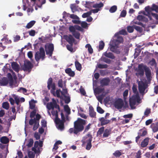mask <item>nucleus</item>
<instances>
[{
    "label": "nucleus",
    "mask_w": 158,
    "mask_h": 158,
    "mask_svg": "<svg viewBox=\"0 0 158 158\" xmlns=\"http://www.w3.org/2000/svg\"><path fill=\"white\" fill-rule=\"evenodd\" d=\"M89 113L90 117L96 118V112L94 111L93 107L91 106H90L89 107Z\"/></svg>",
    "instance_id": "obj_19"
},
{
    "label": "nucleus",
    "mask_w": 158,
    "mask_h": 158,
    "mask_svg": "<svg viewBox=\"0 0 158 158\" xmlns=\"http://www.w3.org/2000/svg\"><path fill=\"white\" fill-rule=\"evenodd\" d=\"M35 154V152H32L30 151L28 152V156L29 158H34Z\"/></svg>",
    "instance_id": "obj_48"
},
{
    "label": "nucleus",
    "mask_w": 158,
    "mask_h": 158,
    "mask_svg": "<svg viewBox=\"0 0 158 158\" xmlns=\"http://www.w3.org/2000/svg\"><path fill=\"white\" fill-rule=\"evenodd\" d=\"M118 45L114 43H113L111 41L110 42V50L114 53L117 54H119L120 53V51L117 49V48H118Z\"/></svg>",
    "instance_id": "obj_10"
},
{
    "label": "nucleus",
    "mask_w": 158,
    "mask_h": 158,
    "mask_svg": "<svg viewBox=\"0 0 158 158\" xmlns=\"http://www.w3.org/2000/svg\"><path fill=\"white\" fill-rule=\"evenodd\" d=\"M34 141L32 138H30L28 141V143L26 145L28 148L31 147L33 145Z\"/></svg>",
    "instance_id": "obj_32"
},
{
    "label": "nucleus",
    "mask_w": 158,
    "mask_h": 158,
    "mask_svg": "<svg viewBox=\"0 0 158 158\" xmlns=\"http://www.w3.org/2000/svg\"><path fill=\"white\" fill-rule=\"evenodd\" d=\"M39 146V142L36 141L35 142L34 146L32 147L31 150L33 151H36V148H37Z\"/></svg>",
    "instance_id": "obj_41"
},
{
    "label": "nucleus",
    "mask_w": 158,
    "mask_h": 158,
    "mask_svg": "<svg viewBox=\"0 0 158 158\" xmlns=\"http://www.w3.org/2000/svg\"><path fill=\"white\" fill-rule=\"evenodd\" d=\"M73 45V44H70L66 45L67 49L71 52H73V49L72 47Z\"/></svg>",
    "instance_id": "obj_51"
},
{
    "label": "nucleus",
    "mask_w": 158,
    "mask_h": 158,
    "mask_svg": "<svg viewBox=\"0 0 158 158\" xmlns=\"http://www.w3.org/2000/svg\"><path fill=\"white\" fill-rule=\"evenodd\" d=\"M11 66L13 69L17 72L19 71V64L15 62H13L11 64Z\"/></svg>",
    "instance_id": "obj_21"
},
{
    "label": "nucleus",
    "mask_w": 158,
    "mask_h": 158,
    "mask_svg": "<svg viewBox=\"0 0 158 158\" xmlns=\"http://www.w3.org/2000/svg\"><path fill=\"white\" fill-rule=\"evenodd\" d=\"M64 37L66 41L69 44H73L75 41V39L71 35H64Z\"/></svg>",
    "instance_id": "obj_14"
},
{
    "label": "nucleus",
    "mask_w": 158,
    "mask_h": 158,
    "mask_svg": "<svg viewBox=\"0 0 158 158\" xmlns=\"http://www.w3.org/2000/svg\"><path fill=\"white\" fill-rule=\"evenodd\" d=\"M124 103L123 100L121 98H118L114 102V106L118 109H121L123 107Z\"/></svg>",
    "instance_id": "obj_9"
},
{
    "label": "nucleus",
    "mask_w": 158,
    "mask_h": 158,
    "mask_svg": "<svg viewBox=\"0 0 158 158\" xmlns=\"http://www.w3.org/2000/svg\"><path fill=\"white\" fill-rule=\"evenodd\" d=\"M87 121L80 118H78L74 123V128H70L69 131L70 134L73 133L77 135L79 133L82 131L84 129V126L86 124Z\"/></svg>",
    "instance_id": "obj_1"
},
{
    "label": "nucleus",
    "mask_w": 158,
    "mask_h": 158,
    "mask_svg": "<svg viewBox=\"0 0 158 158\" xmlns=\"http://www.w3.org/2000/svg\"><path fill=\"white\" fill-rule=\"evenodd\" d=\"M115 35L117 37V39L112 40V41L113 42V43H116V44L118 45L119 44L123 42V39L122 36H120L119 34H115Z\"/></svg>",
    "instance_id": "obj_12"
},
{
    "label": "nucleus",
    "mask_w": 158,
    "mask_h": 158,
    "mask_svg": "<svg viewBox=\"0 0 158 158\" xmlns=\"http://www.w3.org/2000/svg\"><path fill=\"white\" fill-rule=\"evenodd\" d=\"M73 27L74 28V30L76 31V30L82 31L83 30V29L80 26L78 25H75L73 26Z\"/></svg>",
    "instance_id": "obj_54"
},
{
    "label": "nucleus",
    "mask_w": 158,
    "mask_h": 158,
    "mask_svg": "<svg viewBox=\"0 0 158 158\" xmlns=\"http://www.w3.org/2000/svg\"><path fill=\"white\" fill-rule=\"evenodd\" d=\"M103 60L105 63L110 64L111 62V60L109 59L106 58V57H103L102 58Z\"/></svg>",
    "instance_id": "obj_61"
},
{
    "label": "nucleus",
    "mask_w": 158,
    "mask_h": 158,
    "mask_svg": "<svg viewBox=\"0 0 158 158\" xmlns=\"http://www.w3.org/2000/svg\"><path fill=\"white\" fill-rule=\"evenodd\" d=\"M65 72L69 76L71 77H73L75 75V73L74 71H72L70 68H68L65 69Z\"/></svg>",
    "instance_id": "obj_24"
},
{
    "label": "nucleus",
    "mask_w": 158,
    "mask_h": 158,
    "mask_svg": "<svg viewBox=\"0 0 158 158\" xmlns=\"http://www.w3.org/2000/svg\"><path fill=\"white\" fill-rule=\"evenodd\" d=\"M0 142L3 144H6L9 142V138L6 136H3L0 139Z\"/></svg>",
    "instance_id": "obj_26"
},
{
    "label": "nucleus",
    "mask_w": 158,
    "mask_h": 158,
    "mask_svg": "<svg viewBox=\"0 0 158 158\" xmlns=\"http://www.w3.org/2000/svg\"><path fill=\"white\" fill-rule=\"evenodd\" d=\"M47 108L48 110L52 109L53 110L54 108L57 109L59 111H60V108L59 105H58L56 101L54 99H52V101L48 103L47 104Z\"/></svg>",
    "instance_id": "obj_6"
},
{
    "label": "nucleus",
    "mask_w": 158,
    "mask_h": 158,
    "mask_svg": "<svg viewBox=\"0 0 158 158\" xmlns=\"http://www.w3.org/2000/svg\"><path fill=\"white\" fill-rule=\"evenodd\" d=\"M133 116L132 114H129L123 115V117L125 118H129L131 119L132 117Z\"/></svg>",
    "instance_id": "obj_52"
},
{
    "label": "nucleus",
    "mask_w": 158,
    "mask_h": 158,
    "mask_svg": "<svg viewBox=\"0 0 158 158\" xmlns=\"http://www.w3.org/2000/svg\"><path fill=\"white\" fill-rule=\"evenodd\" d=\"M92 12L91 11L88 12L86 13H84L82 15V17L83 18H85L86 17H89L90 15H91Z\"/></svg>",
    "instance_id": "obj_44"
},
{
    "label": "nucleus",
    "mask_w": 158,
    "mask_h": 158,
    "mask_svg": "<svg viewBox=\"0 0 158 158\" xmlns=\"http://www.w3.org/2000/svg\"><path fill=\"white\" fill-rule=\"evenodd\" d=\"M110 79L109 78H104L102 79L100 81L101 85L102 86H107L110 82Z\"/></svg>",
    "instance_id": "obj_17"
},
{
    "label": "nucleus",
    "mask_w": 158,
    "mask_h": 158,
    "mask_svg": "<svg viewBox=\"0 0 158 158\" xmlns=\"http://www.w3.org/2000/svg\"><path fill=\"white\" fill-rule=\"evenodd\" d=\"M120 34L123 35H126L127 34V33L125 29H122L119 32Z\"/></svg>",
    "instance_id": "obj_62"
},
{
    "label": "nucleus",
    "mask_w": 158,
    "mask_h": 158,
    "mask_svg": "<svg viewBox=\"0 0 158 158\" xmlns=\"http://www.w3.org/2000/svg\"><path fill=\"white\" fill-rule=\"evenodd\" d=\"M35 21L33 20L30 21L28 23L26 26V27L27 29H29L31 28L35 24Z\"/></svg>",
    "instance_id": "obj_34"
},
{
    "label": "nucleus",
    "mask_w": 158,
    "mask_h": 158,
    "mask_svg": "<svg viewBox=\"0 0 158 158\" xmlns=\"http://www.w3.org/2000/svg\"><path fill=\"white\" fill-rule=\"evenodd\" d=\"M150 9L151 10L155 11L156 13H158V6L156 5L155 4H153Z\"/></svg>",
    "instance_id": "obj_33"
},
{
    "label": "nucleus",
    "mask_w": 158,
    "mask_h": 158,
    "mask_svg": "<svg viewBox=\"0 0 158 158\" xmlns=\"http://www.w3.org/2000/svg\"><path fill=\"white\" fill-rule=\"evenodd\" d=\"M148 133L147 131L146 130L140 129L138 133V135L141 137L144 136L146 135Z\"/></svg>",
    "instance_id": "obj_29"
},
{
    "label": "nucleus",
    "mask_w": 158,
    "mask_h": 158,
    "mask_svg": "<svg viewBox=\"0 0 158 158\" xmlns=\"http://www.w3.org/2000/svg\"><path fill=\"white\" fill-rule=\"evenodd\" d=\"M8 83V80L7 78L3 77L2 79H0V85L1 86H6Z\"/></svg>",
    "instance_id": "obj_25"
},
{
    "label": "nucleus",
    "mask_w": 158,
    "mask_h": 158,
    "mask_svg": "<svg viewBox=\"0 0 158 158\" xmlns=\"http://www.w3.org/2000/svg\"><path fill=\"white\" fill-rule=\"evenodd\" d=\"M145 73V75L147 78L148 79L151 76V73L150 70L148 68H145L144 69Z\"/></svg>",
    "instance_id": "obj_28"
},
{
    "label": "nucleus",
    "mask_w": 158,
    "mask_h": 158,
    "mask_svg": "<svg viewBox=\"0 0 158 158\" xmlns=\"http://www.w3.org/2000/svg\"><path fill=\"white\" fill-rule=\"evenodd\" d=\"M29 33L30 35L31 36H34L35 34V31L34 30H31L29 31Z\"/></svg>",
    "instance_id": "obj_59"
},
{
    "label": "nucleus",
    "mask_w": 158,
    "mask_h": 158,
    "mask_svg": "<svg viewBox=\"0 0 158 158\" xmlns=\"http://www.w3.org/2000/svg\"><path fill=\"white\" fill-rule=\"evenodd\" d=\"M117 10V6L114 5L110 7L109 10V11L111 13H113L116 11Z\"/></svg>",
    "instance_id": "obj_39"
},
{
    "label": "nucleus",
    "mask_w": 158,
    "mask_h": 158,
    "mask_svg": "<svg viewBox=\"0 0 158 158\" xmlns=\"http://www.w3.org/2000/svg\"><path fill=\"white\" fill-rule=\"evenodd\" d=\"M134 26H128L127 27V31L129 33L132 32L134 30Z\"/></svg>",
    "instance_id": "obj_46"
},
{
    "label": "nucleus",
    "mask_w": 158,
    "mask_h": 158,
    "mask_svg": "<svg viewBox=\"0 0 158 158\" xmlns=\"http://www.w3.org/2000/svg\"><path fill=\"white\" fill-rule=\"evenodd\" d=\"M47 88L48 90H50L51 93L54 96H56L55 90L56 89V84L53 82V79L52 77H50L47 81Z\"/></svg>",
    "instance_id": "obj_4"
},
{
    "label": "nucleus",
    "mask_w": 158,
    "mask_h": 158,
    "mask_svg": "<svg viewBox=\"0 0 158 158\" xmlns=\"http://www.w3.org/2000/svg\"><path fill=\"white\" fill-rule=\"evenodd\" d=\"M45 51L47 55L51 57L54 50V46L52 43H47L44 45Z\"/></svg>",
    "instance_id": "obj_5"
},
{
    "label": "nucleus",
    "mask_w": 158,
    "mask_h": 158,
    "mask_svg": "<svg viewBox=\"0 0 158 158\" xmlns=\"http://www.w3.org/2000/svg\"><path fill=\"white\" fill-rule=\"evenodd\" d=\"M151 126L153 132H156L158 131V122L156 123V124H152Z\"/></svg>",
    "instance_id": "obj_27"
},
{
    "label": "nucleus",
    "mask_w": 158,
    "mask_h": 158,
    "mask_svg": "<svg viewBox=\"0 0 158 158\" xmlns=\"http://www.w3.org/2000/svg\"><path fill=\"white\" fill-rule=\"evenodd\" d=\"M101 126H104L109 123L110 122V120L106 119L104 117H101L99 119Z\"/></svg>",
    "instance_id": "obj_20"
},
{
    "label": "nucleus",
    "mask_w": 158,
    "mask_h": 158,
    "mask_svg": "<svg viewBox=\"0 0 158 158\" xmlns=\"http://www.w3.org/2000/svg\"><path fill=\"white\" fill-rule=\"evenodd\" d=\"M134 29H135L137 31L141 33L143 31V28L142 27L134 25Z\"/></svg>",
    "instance_id": "obj_43"
},
{
    "label": "nucleus",
    "mask_w": 158,
    "mask_h": 158,
    "mask_svg": "<svg viewBox=\"0 0 158 158\" xmlns=\"http://www.w3.org/2000/svg\"><path fill=\"white\" fill-rule=\"evenodd\" d=\"M58 85L59 87L62 88L63 87V81L62 79H59L58 82Z\"/></svg>",
    "instance_id": "obj_55"
},
{
    "label": "nucleus",
    "mask_w": 158,
    "mask_h": 158,
    "mask_svg": "<svg viewBox=\"0 0 158 158\" xmlns=\"http://www.w3.org/2000/svg\"><path fill=\"white\" fill-rule=\"evenodd\" d=\"M34 137L36 140L39 139L40 137V135L37 132L34 133Z\"/></svg>",
    "instance_id": "obj_57"
},
{
    "label": "nucleus",
    "mask_w": 158,
    "mask_h": 158,
    "mask_svg": "<svg viewBox=\"0 0 158 158\" xmlns=\"http://www.w3.org/2000/svg\"><path fill=\"white\" fill-rule=\"evenodd\" d=\"M64 109L65 111L68 114L70 113V109L68 105H65L64 106Z\"/></svg>",
    "instance_id": "obj_42"
},
{
    "label": "nucleus",
    "mask_w": 158,
    "mask_h": 158,
    "mask_svg": "<svg viewBox=\"0 0 158 158\" xmlns=\"http://www.w3.org/2000/svg\"><path fill=\"white\" fill-rule=\"evenodd\" d=\"M8 78L9 79V84L10 86L12 87L13 85L16 87L17 86V82L16 80L14 81L12 76L10 73H8Z\"/></svg>",
    "instance_id": "obj_15"
},
{
    "label": "nucleus",
    "mask_w": 158,
    "mask_h": 158,
    "mask_svg": "<svg viewBox=\"0 0 158 158\" xmlns=\"http://www.w3.org/2000/svg\"><path fill=\"white\" fill-rule=\"evenodd\" d=\"M135 158H141V151L140 150H139L136 153Z\"/></svg>",
    "instance_id": "obj_49"
},
{
    "label": "nucleus",
    "mask_w": 158,
    "mask_h": 158,
    "mask_svg": "<svg viewBox=\"0 0 158 158\" xmlns=\"http://www.w3.org/2000/svg\"><path fill=\"white\" fill-rule=\"evenodd\" d=\"M86 48H88V51L90 54H92L93 52V49L91 45L89 44H87L85 46Z\"/></svg>",
    "instance_id": "obj_37"
},
{
    "label": "nucleus",
    "mask_w": 158,
    "mask_h": 158,
    "mask_svg": "<svg viewBox=\"0 0 158 158\" xmlns=\"http://www.w3.org/2000/svg\"><path fill=\"white\" fill-rule=\"evenodd\" d=\"M92 137L86 138L85 141L83 143H87V144L86 147V149L88 150H89L92 147L91 141H92Z\"/></svg>",
    "instance_id": "obj_13"
},
{
    "label": "nucleus",
    "mask_w": 158,
    "mask_h": 158,
    "mask_svg": "<svg viewBox=\"0 0 158 158\" xmlns=\"http://www.w3.org/2000/svg\"><path fill=\"white\" fill-rule=\"evenodd\" d=\"M151 110L150 108H147L144 111V114L147 117L151 112Z\"/></svg>",
    "instance_id": "obj_47"
},
{
    "label": "nucleus",
    "mask_w": 158,
    "mask_h": 158,
    "mask_svg": "<svg viewBox=\"0 0 158 158\" xmlns=\"http://www.w3.org/2000/svg\"><path fill=\"white\" fill-rule=\"evenodd\" d=\"M127 14V11L125 10H123L121 12L120 16L121 17H125Z\"/></svg>",
    "instance_id": "obj_64"
},
{
    "label": "nucleus",
    "mask_w": 158,
    "mask_h": 158,
    "mask_svg": "<svg viewBox=\"0 0 158 158\" xmlns=\"http://www.w3.org/2000/svg\"><path fill=\"white\" fill-rule=\"evenodd\" d=\"M103 6H104V5H103V3H102V2H100V3H96L94 4L93 5V7H94V8H96L97 9V8H98L99 9L100 8L103 7Z\"/></svg>",
    "instance_id": "obj_35"
},
{
    "label": "nucleus",
    "mask_w": 158,
    "mask_h": 158,
    "mask_svg": "<svg viewBox=\"0 0 158 158\" xmlns=\"http://www.w3.org/2000/svg\"><path fill=\"white\" fill-rule=\"evenodd\" d=\"M45 52L44 48L41 47L39 49V51L37 52L35 55V58L37 62H39L40 59L43 60L45 58Z\"/></svg>",
    "instance_id": "obj_3"
},
{
    "label": "nucleus",
    "mask_w": 158,
    "mask_h": 158,
    "mask_svg": "<svg viewBox=\"0 0 158 158\" xmlns=\"http://www.w3.org/2000/svg\"><path fill=\"white\" fill-rule=\"evenodd\" d=\"M75 64L76 69L78 71H80L82 69L81 64L76 60L75 62Z\"/></svg>",
    "instance_id": "obj_30"
},
{
    "label": "nucleus",
    "mask_w": 158,
    "mask_h": 158,
    "mask_svg": "<svg viewBox=\"0 0 158 158\" xmlns=\"http://www.w3.org/2000/svg\"><path fill=\"white\" fill-rule=\"evenodd\" d=\"M63 18L64 19H66L67 17H70V14L67 13L66 12L64 11L63 14Z\"/></svg>",
    "instance_id": "obj_53"
},
{
    "label": "nucleus",
    "mask_w": 158,
    "mask_h": 158,
    "mask_svg": "<svg viewBox=\"0 0 158 158\" xmlns=\"http://www.w3.org/2000/svg\"><path fill=\"white\" fill-rule=\"evenodd\" d=\"M69 31L72 33L73 35L76 39H79L80 38V33L78 31L74 30L73 26H70L69 27Z\"/></svg>",
    "instance_id": "obj_11"
},
{
    "label": "nucleus",
    "mask_w": 158,
    "mask_h": 158,
    "mask_svg": "<svg viewBox=\"0 0 158 158\" xmlns=\"http://www.w3.org/2000/svg\"><path fill=\"white\" fill-rule=\"evenodd\" d=\"M97 112L101 114L104 113V111L100 106H98L97 107Z\"/></svg>",
    "instance_id": "obj_60"
},
{
    "label": "nucleus",
    "mask_w": 158,
    "mask_h": 158,
    "mask_svg": "<svg viewBox=\"0 0 158 158\" xmlns=\"http://www.w3.org/2000/svg\"><path fill=\"white\" fill-rule=\"evenodd\" d=\"M61 120H60L58 118H56L55 122L56 125H58V128L60 130H62L64 128V123L65 122V118L64 114L62 112H61Z\"/></svg>",
    "instance_id": "obj_2"
},
{
    "label": "nucleus",
    "mask_w": 158,
    "mask_h": 158,
    "mask_svg": "<svg viewBox=\"0 0 158 158\" xmlns=\"http://www.w3.org/2000/svg\"><path fill=\"white\" fill-rule=\"evenodd\" d=\"M145 67H143L142 65L139 64L138 66V69L137 70V73H136V75H140L141 76H143L144 74V70Z\"/></svg>",
    "instance_id": "obj_16"
},
{
    "label": "nucleus",
    "mask_w": 158,
    "mask_h": 158,
    "mask_svg": "<svg viewBox=\"0 0 158 158\" xmlns=\"http://www.w3.org/2000/svg\"><path fill=\"white\" fill-rule=\"evenodd\" d=\"M98 67L99 69H106L107 68L108 65L106 64H99L98 65Z\"/></svg>",
    "instance_id": "obj_58"
},
{
    "label": "nucleus",
    "mask_w": 158,
    "mask_h": 158,
    "mask_svg": "<svg viewBox=\"0 0 158 158\" xmlns=\"http://www.w3.org/2000/svg\"><path fill=\"white\" fill-rule=\"evenodd\" d=\"M13 97L15 100V103L17 105H18L20 102V100L18 97L15 95L13 96Z\"/></svg>",
    "instance_id": "obj_56"
},
{
    "label": "nucleus",
    "mask_w": 158,
    "mask_h": 158,
    "mask_svg": "<svg viewBox=\"0 0 158 158\" xmlns=\"http://www.w3.org/2000/svg\"><path fill=\"white\" fill-rule=\"evenodd\" d=\"M33 67V65L30 61L29 60L26 61L22 67L23 70L24 71H28L30 73Z\"/></svg>",
    "instance_id": "obj_7"
},
{
    "label": "nucleus",
    "mask_w": 158,
    "mask_h": 158,
    "mask_svg": "<svg viewBox=\"0 0 158 158\" xmlns=\"http://www.w3.org/2000/svg\"><path fill=\"white\" fill-rule=\"evenodd\" d=\"M104 90V88H102L100 87H97L95 89L94 91L97 94H99L103 92Z\"/></svg>",
    "instance_id": "obj_36"
},
{
    "label": "nucleus",
    "mask_w": 158,
    "mask_h": 158,
    "mask_svg": "<svg viewBox=\"0 0 158 158\" xmlns=\"http://www.w3.org/2000/svg\"><path fill=\"white\" fill-rule=\"evenodd\" d=\"M104 131V127H102L99 128L97 134L98 135H100L102 134Z\"/></svg>",
    "instance_id": "obj_40"
},
{
    "label": "nucleus",
    "mask_w": 158,
    "mask_h": 158,
    "mask_svg": "<svg viewBox=\"0 0 158 158\" xmlns=\"http://www.w3.org/2000/svg\"><path fill=\"white\" fill-rule=\"evenodd\" d=\"M2 107L3 108L8 110L9 108V103L7 102H4L2 104Z\"/></svg>",
    "instance_id": "obj_38"
},
{
    "label": "nucleus",
    "mask_w": 158,
    "mask_h": 158,
    "mask_svg": "<svg viewBox=\"0 0 158 158\" xmlns=\"http://www.w3.org/2000/svg\"><path fill=\"white\" fill-rule=\"evenodd\" d=\"M113 155L116 157H119L122 155V153L119 151L117 150L115 151V152L113 154Z\"/></svg>",
    "instance_id": "obj_50"
},
{
    "label": "nucleus",
    "mask_w": 158,
    "mask_h": 158,
    "mask_svg": "<svg viewBox=\"0 0 158 158\" xmlns=\"http://www.w3.org/2000/svg\"><path fill=\"white\" fill-rule=\"evenodd\" d=\"M105 45V44L104 42L102 41H101L99 42V48L100 50H102L103 49Z\"/></svg>",
    "instance_id": "obj_45"
},
{
    "label": "nucleus",
    "mask_w": 158,
    "mask_h": 158,
    "mask_svg": "<svg viewBox=\"0 0 158 158\" xmlns=\"http://www.w3.org/2000/svg\"><path fill=\"white\" fill-rule=\"evenodd\" d=\"M140 99L139 96H133L129 99V104L131 109L135 108V105H136V101L139 102Z\"/></svg>",
    "instance_id": "obj_8"
},
{
    "label": "nucleus",
    "mask_w": 158,
    "mask_h": 158,
    "mask_svg": "<svg viewBox=\"0 0 158 158\" xmlns=\"http://www.w3.org/2000/svg\"><path fill=\"white\" fill-rule=\"evenodd\" d=\"M103 55L105 56L106 57L111 59H114L115 58V56L111 52H108L106 51L103 53Z\"/></svg>",
    "instance_id": "obj_22"
},
{
    "label": "nucleus",
    "mask_w": 158,
    "mask_h": 158,
    "mask_svg": "<svg viewBox=\"0 0 158 158\" xmlns=\"http://www.w3.org/2000/svg\"><path fill=\"white\" fill-rule=\"evenodd\" d=\"M64 98V102L68 104L70 102V99L69 97L65 96Z\"/></svg>",
    "instance_id": "obj_63"
},
{
    "label": "nucleus",
    "mask_w": 158,
    "mask_h": 158,
    "mask_svg": "<svg viewBox=\"0 0 158 158\" xmlns=\"http://www.w3.org/2000/svg\"><path fill=\"white\" fill-rule=\"evenodd\" d=\"M138 89L141 94H143L146 89L145 85L144 83L142 82L138 84Z\"/></svg>",
    "instance_id": "obj_18"
},
{
    "label": "nucleus",
    "mask_w": 158,
    "mask_h": 158,
    "mask_svg": "<svg viewBox=\"0 0 158 158\" xmlns=\"http://www.w3.org/2000/svg\"><path fill=\"white\" fill-rule=\"evenodd\" d=\"M110 130L109 129H106L103 135V137H107L110 134Z\"/></svg>",
    "instance_id": "obj_31"
},
{
    "label": "nucleus",
    "mask_w": 158,
    "mask_h": 158,
    "mask_svg": "<svg viewBox=\"0 0 158 158\" xmlns=\"http://www.w3.org/2000/svg\"><path fill=\"white\" fill-rule=\"evenodd\" d=\"M149 138L148 137H146L145 138L141 143V146L142 148H145L148 145Z\"/></svg>",
    "instance_id": "obj_23"
}]
</instances>
